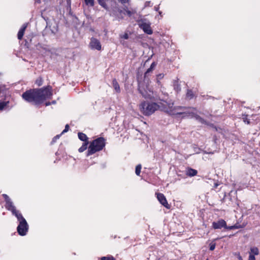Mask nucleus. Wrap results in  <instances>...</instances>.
<instances>
[{
    "label": "nucleus",
    "mask_w": 260,
    "mask_h": 260,
    "mask_svg": "<svg viewBox=\"0 0 260 260\" xmlns=\"http://www.w3.org/2000/svg\"><path fill=\"white\" fill-rule=\"evenodd\" d=\"M36 83L38 84L39 86H41L42 84V81L41 79L37 80L36 81Z\"/></svg>",
    "instance_id": "obj_34"
},
{
    "label": "nucleus",
    "mask_w": 260,
    "mask_h": 260,
    "mask_svg": "<svg viewBox=\"0 0 260 260\" xmlns=\"http://www.w3.org/2000/svg\"><path fill=\"white\" fill-rule=\"evenodd\" d=\"M78 138L79 139L82 141H84V142H88V137H87V136L82 133H79L78 134Z\"/></svg>",
    "instance_id": "obj_15"
},
{
    "label": "nucleus",
    "mask_w": 260,
    "mask_h": 260,
    "mask_svg": "<svg viewBox=\"0 0 260 260\" xmlns=\"http://www.w3.org/2000/svg\"><path fill=\"white\" fill-rule=\"evenodd\" d=\"M119 12L120 13H123V11L122 10H120ZM123 14H125V12H123Z\"/></svg>",
    "instance_id": "obj_40"
},
{
    "label": "nucleus",
    "mask_w": 260,
    "mask_h": 260,
    "mask_svg": "<svg viewBox=\"0 0 260 260\" xmlns=\"http://www.w3.org/2000/svg\"><path fill=\"white\" fill-rule=\"evenodd\" d=\"M184 107H174L173 103L165 102L164 107L162 109V111L167 112L170 115H184V116H191L194 117L201 123L204 122V120L192 111L194 110L193 109H189L187 112L184 111Z\"/></svg>",
    "instance_id": "obj_2"
},
{
    "label": "nucleus",
    "mask_w": 260,
    "mask_h": 260,
    "mask_svg": "<svg viewBox=\"0 0 260 260\" xmlns=\"http://www.w3.org/2000/svg\"><path fill=\"white\" fill-rule=\"evenodd\" d=\"M159 8V6H155V7H154V10H155L156 11H158V13H159V15H161V13H162V12H161V11H158Z\"/></svg>",
    "instance_id": "obj_32"
},
{
    "label": "nucleus",
    "mask_w": 260,
    "mask_h": 260,
    "mask_svg": "<svg viewBox=\"0 0 260 260\" xmlns=\"http://www.w3.org/2000/svg\"><path fill=\"white\" fill-rule=\"evenodd\" d=\"M105 146V142L103 138L100 137L94 140L91 142L88 147L87 155L89 156L101 151Z\"/></svg>",
    "instance_id": "obj_4"
},
{
    "label": "nucleus",
    "mask_w": 260,
    "mask_h": 260,
    "mask_svg": "<svg viewBox=\"0 0 260 260\" xmlns=\"http://www.w3.org/2000/svg\"><path fill=\"white\" fill-rule=\"evenodd\" d=\"M156 195H157V198L158 200L159 201V202H160V203L161 205H162L164 206H165L166 208H167V209H170V206L168 204V202H167L165 196L162 193H156Z\"/></svg>",
    "instance_id": "obj_10"
},
{
    "label": "nucleus",
    "mask_w": 260,
    "mask_h": 260,
    "mask_svg": "<svg viewBox=\"0 0 260 260\" xmlns=\"http://www.w3.org/2000/svg\"><path fill=\"white\" fill-rule=\"evenodd\" d=\"M27 27V24H24L20 29L19 30L18 33V39L21 40L25 31L26 28Z\"/></svg>",
    "instance_id": "obj_12"
},
{
    "label": "nucleus",
    "mask_w": 260,
    "mask_h": 260,
    "mask_svg": "<svg viewBox=\"0 0 260 260\" xmlns=\"http://www.w3.org/2000/svg\"><path fill=\"white\" fill-rule=\"evenodd\" d=\"M51 87L36 89L25 91L22 94L23 99L29 103L38 105L43 103L46 99L52 96Z\"/></svg>",
    "instance_id": "obj_1"
},
{
    "label": "nucleus",
    "mask_w": 260,
    "mask_h": 260,
    "mask_svg": "<svg viewBox=\"0 0 260 260\" xmlns=\"http://www.w3.org/2000/svg\"><path fill=\"white\" fill-rule=\"evenodd\" d=\"M5 198L6 201L7 207L9 210H11L13 214L15 216L17 214H20V213L18 211L16 210L15 207L13 205L12 202L9 199L8 196L7 194H4Z\"/></svg>",
    "instance_id": "obj_9"
},
{
    "label": "nucleus",
    "mask_w": 260,
    "mask_h": 260,
    "mask_svg": "<svg viewBox=\"0 0 260 260\" xmlns=\"http://www.w3.org/2000/svg\"><path fill=\"white\" fill-rule=\"evenodd\" d=\"M163 76H163L162 75H161V74H159V75H158L157 76V77H158V78L159 79H161V78L163 77Z\"/></svg>",
    "instance_id": "obj_39"
},
{
    "label": "nucleus",
    "mask_w": 260,
    "mask_h": 260,
    "mask_svg": "<svg viewBox=\"0 0 260 260\" xmlns=\"http://www.w3.org/2000/svg\"><path fill=\"white\" fill-rule=\"evenodd\" d=\"M60 135L56 136L53 139L52 141L54 142L57 139H59Z\"/></svg>",
    "instance_id": "obj_36"
},
{
    "label": "nucleus",
    "mask_w": 260,
    "mask_h": 260,
    "mask_svg": "<svg viewBox=\"0 0 260 260\" xmlns=\"http://www.w3.org/2000/svg\"><path fill=\"white\" fill-rule=\"evenodd\" d=\"M206 260H209L208 259H207Z\"/></svg>",
    "instance_id": "obj_43"
},
{
    "label": "nucleus",
    "mask_w": 260,
    "mask_h": 260,
    "mask_svg": "<svg viewBox=\"0 0 260 260\" xmlns=\"http://www.w3.org/2000/svg\"><path fill=\"white\" fill-rule=\"evenodd\" d=\"M7 104L5 102H1L0 103V110H2L4 109V107L6 106Z\"/></svg>",
    "instance_id": "obj_24"
},
{
    "label": "nucleus",
    "mask_w": 260,
    "mask_h": 260,
    "mask_svg": "<svg viewBox=\"0 0 260 260\" xmlns=\"http://www.w3.org/2000/svg\"><path fill=\"white\" fill-rule=\"evenodd\" d=\"M225 226L226 222L222 219H220L217 222H213L212 223V226L214 229H220L222 228H224Z\"/></svg>",
    "instance_id": "obj_11"
},
{
    "label": "nucleus",
    "mask_w": 260,
    "mask_h": 260,
    "mask_svg": "<svg viewBox=\"0 0 260 260\" xmlns=\"http://www.w3.org/2000/svg\"><path fill=\"white\" fill-rule=\"evenodd\" d=\"M37 2H38V3H40V0H38Z\"/></svg>",
    "instance_id": "obj_42"
},
{
    "label": "nucleus",
    "mask_w": 260,
    "mask_h": 260,
    "mask_svg": "<svg viewBox=\"0 0 260 260\" xmlns=\"http://www.w3.org/2000/svg\"><path fill=\"white\" fill-rule=\"evenodd\" d=\"M141 168L142 167H141V165H138L136 166L135 172H136V174L137 175H138V176L140 175V174L141 173Z\"/></svg>",
    "instance_id": "obj_19"
},
{
    "label": "nucleus",
    "mask_w": 260,
    "mask_h": 260,
    "mask_svg": "<svg viewBox=\"0 0 260 260\" xmlns=\"http://www.w3.org/2000/svg\"><path fill=\"white\" fill-rule=\"evenodd\" d=\"M99 4L103 8L107 9V6L105 3V0H98Z\"/></svg>",
    "instance_id": "obj_18"
},
{
    "label": "nucleus",
    "mask_w": 260,
    "mask_h": 260,
    "mask_svg": "<svg viewBox=\"0 0 260 260\" xmlns=\"http://www.w3.org/2000/svg\"><path fill=\"white\" fill-rule=\"evenodd\" d=\"M139 90L145 99H148L153 100H157V98L155 96L154 93L151 88L148 85L145 84H140L139 86Z\"/></svg>",
    "instance_id": "obj_5"
},
{
    "label": "nucleus",
    "mask_w": 260,
    "mask_h": 260,
    "mask_svg": "<svg viewBox=\"0 0 260 260\" xmlns=\"http://www.w3.org/2000/svg\"><path fill=\"white\" fill-rule=\"evenodd\" d=\"M259 254L258 249L257 247H251L250 248V252L249 254H253L254 256L255 255H258Z\"/></svg>",
    "instance_id": "obj_17"
},
{
    "label": "nucleus",
    "mask_w": 260,
    "mask_h": 260,
    "mask_svg": "<svg viewBox=\"0 0 260 260\" xmlns=\"http://www.w3.org/2000/svg\"><path fill=\"white\" fill-rule=\"evenodd\" d=\"M153 69H151V68L150 67L147 70V71L146 72L145 74V77H146L147 74H149V73L151 72L152 71H153Z\"/></svg>",
    "instance_id": "obj_27"
},
{
    "label": "nucleus",
    "mask_w": 260,
    "mask_h": 260,
    "mask_svg": "<svg viewBox=\"0 0 260 260\" xmlns=\"http://www.w3.org/2000/svg\"><path fill=\"white\" fill-rule=\"evenodd\" d=\"M50 105V103H46V106H48Z\"/></svg>",
    "instance_id": "obj_41"
},
{
    "label": "nucleus",
    "mask_w": 260,
    "mask_h": 260,
    "mask_svg": "<svg viewBox=\"0 0 260 260\" xmlns=\"http://www.w3.org/2000/svg\"><path fill=\"white\" fill-rule=\"evenodd\" d=\"M69 126L68 124H67L65 126L64 129L62 132L61 134H62L64 133L67 132L69 131Z\"/></svg>",
    "instance_id": "obj_26"
},
{
    "label": "nucleus",
    "mask_w": 260,
    "mask_h": 260,
    "mask_svg": "<svg viewBox=\"0 0 260 260\" xmlns=\"http://www.w3.org/2000/svg\"><path fill=\"white\" fill-rule=\"evenodd\" d=\"M138 25L139 27L143 30V31L148 34L151 35L153 31L150 27L151 23L145 18H142L138 21Z\"/></svg>",
    "instance_id": "obj_7"
},
{
    "label": "nucleus",
    "mask_w": 260,
    "mask_h": 260,
    "mask_svg": "<svg viewBox=\"0 0 260 260\" xmlns=\"http://www.w3.org/2000/svg\"><path fill=\"white\" fill-rule=\"evenodd\" d=\"M118 2L121 3L122 4L124 5L126 3H128L129 1L128 0H118Z\"/></svg>",
    "instance_id": "obj_29"
},
{
    "label": "nucleus",
    "mask_w": 260,
    "mask_h": 260,
    "mask_svg": "<svg viewBox=\"0 0 260 260\" xmlns=\"http://www.w3.org/2000/svg\"><path fill=\"white\" fill-rule=\"evenodd\" d=\"M234 226L233 225L232 226H228L226 225L225 226H224V228L227 230H233L234 229Z\"/></svg>",
    "instance_id": "obj_31"
},
{
    "label": "nucleus",
    "mask_w": 260,
    "mask_h": 260,
    "mask_svg": "<svg viewBox=\"0 0 260 260\" xmlns=\"http://www.w3.org/2000/svg\"><path fill=\"white\" fill-rule=\"evenodd\" d=\"M122 38H123L124 39H127L128 38V35L127 34H125L124 35H123Z\"/></svg>",
    "instance_id": "obj_35"
},
{
    "label": "nucleus",
    "mask_w": 260,
    "mask_h": 260,
    "mask_svg": "<svg viewBox=\"0 0 260 260\" xmlns=\"http://www.w3.org/2000/svg\"><path fill=\"white\" fill-rule=\"evenodd\" d=\"M101 260H115V258L112 256H104L101 258Z\"/></svg>",
    "instance_id": "obj_22"
},
{
    "label": "nucleus",
    "mask_w": 260,
    "mask_h": 260,
    "mask_svg": "<svg viewBox=\"0 0 260 260\" xmlns=\"http://www.w3.org/2000/svg\"><path fill=\"white\" fill-rule=\"evenodd\" d=\"M16 216L19 221V224L17 227L18 233L21 236H24L28 231V224L21 214H17Z\"/></svg>",
    "instance_id": "obj_6"
},
{
    "label": "nucleus",
    "mask_w": 260,
    "mask_h": 260,
    "mask_svg": "<svg viewBox=\"0 0 260 260\" xmlns=\"http://www.w3.org/2000/svg\"><path fill=\"white\" fill-rule=\"evenodd\" d=\"M112 84H113V86L115 90L116 91V92H118V93L120 92V86L119 85L118 83L116 80V79H114L113 80Z\"/></svg>",
    "instance_id": "obj_13"
},
{
    "label": "nucleus",
    "mask_w": 260,
    "mask_h": 260,
    "mask_svg": "<svg viewBox=\"0 0 260 260\" xmlns=\"http://www.w3.org/2000/svg\"><path fill=\"white\" fill-rule=\"evenodd\" d=\"M150 3L151 2L148 1V2H146L145 4V7H147V6H150Z\"/></svg>",
    "instance_id": "obj_37"
},
{
    "label": "nucleus",
    "mask_w": 260,
    "mask_h": 260,
    "mask_svg": "<svg viewBox=\"0 0 260 260\" xmlns=\"http://www.w3.org/2000/svg\"><path fill=\"white\" fill-rule=\"evenodd\" d=\"M186 96L189 99H191L193 98V93L191 90H188L186 93Z\"/></svg>",
    "instance_id": "obj_23"
},
{
    "label": "nucleus",
    "mask_w": 260,
    "mask_h": 260,
    "mask_svg": "<svg viewBox=\"0 0 260 260\" xmlns=\"http://www.w3.org/2000/svg\"><path fill=\"white\" fill-rule=\"evenodd\" d=\"M89 47L92 50L100 51L102 49V45L99 40L94 38H91L89 43Z\"/></svg>",
    "instance_id": "obj_8"
},
{
    "label": "nucleus",
    "mask_w": 260,
    "mask_h": 260,
    "mask_svg": "<svg viewBox=\"0 0 260 260\" xmlns=\"http://www.w3.org/2000/svg\"><path fill=\"white\" fill-rule=\"evenodd\" d=\"M88 144V142H84L81 147H80L78 149L79 152H82L84 151L87 148V145Z\"/></svg>",
    "instance_id": "obj_16"
},
{
    "label": "nucleus",
    "mask_w": 260,
    "mask_h": 260,
    "mask_svg": "<svg viewBox=\"0 0 260 260\" xmlns=\"http://www.w3.org/2000/svg\"><path fill=\"white\" fill-rule=\"evenodd\" d=\"M156 65V63L155 62H153L151 63L150 67L151 68V69H154V68L155 67Z\"/></svg>",
    "instance_id": "obj_33"
},
{
    "label": "nucleus",
    "mask_w": 260,
    "mask_h": 260,
    "mask_svg": "<svg viewBox=\"0 0 260 260\" xmlns=\"http://www.w3.org/2000/svg\"><path fill=\"white\" fill-rule=\"evenodd\" d=\"M235 255L237 256V258L239 260H243L242 256L240 255L239 253H235L234 254Z\"/></svg>",
    "instance_id": "obj_28"
},
{
    "label": "nucleus",
    "mask_w": 260,
    "mask_h": 260,
    "mask_svg": "<svg viewBox=\"0 0 260 260\" xmlns=\"http://www.w3.org/2000/svg\"><path fill=\"white\" fill-rule=\"evenodd\" d=\"M165 102L157 104L156 103L144 101L139 105V109L142 113L145 116H149L152 114L157 110L162 111L164 107Z\"/></svg>",
    "instance_id": "obj_3"
},
{
    "label": "nucleus",
    "mask_w": 260,
    "mask_h": 260,
    "mask_svg": "<svg viewBox=\"0 0 260 260\" xmlns=\"http://www.w3.org/2000/svg\"><path fill=\"white\" fill-rule=\"evenodd\" d=\"M86 5H89L90 6H93L94 0H84Z\"/></svg>",
    "instance_id": "obj_20"
},
{
    "label": "nucleus",
    "mask_w": 260,
    "mask_h": 260,
    "mask_svg": "<svg viewBox=\"0 0 260 260\" xmlns=\"http://www.w3.org/2000/svg\"><path fill=\"white\" fill-rule=\"evenodd\" d=\"M124 11H125V13L128 16H131L132 14L134 13L133 11H131L130 10H128L127 9V8H124Z\"/></svg>",
    "instance_id": "obj_21"
},
{
    "label": "nucleus",
    "mask_w": 260,
    "mask_h": 260,
    "mask_svg": "<svg viewBox=\"0 0 260 260\" xmlns=\"http://www.w3.org/2000/svg\"><path fill=\"white\" fill-rule=\"evenodd\" d=\"M233 226H234V229H237L240 228L239 226H238L237 225H234Z\"/></svg>",
    "instance_id": "obj_38"
},
{
    "label": "nucleus",
    "mask_w": 260,
    "mask_h": 260,
    "mask_svg": "<svg viewBox=\"0 0 260 260\" xmlns=\"http://www.w3.org/2000/svg\"><path fill=\"white\" fill-rule=\"evenodd\" d=\"M215 243H211L210 244V250H213L215 248Z\"/></svg>",
    "instance_id": "obj_25"
},
{
    "label": "nucleus",
    "mask_w": 260,
    "mask_h": 260,
    "mask_svg": "<svg viewBox=\"0 0 260 260\" xmlns=\"http://www.w3.org/2000/svg\"><path fill=\"white\" fill-rule=\"evenodd\" d=\"M248 260H255L254 256L253 254H249Z\"/></svg>",
    "instance_id": "obj_30"
},
{
    "label": "nucleus",
    "mask_w": 260,
    "mask_h": 260,
    "mask_svg": "<svg viewBox=\"0 0 260 260\" xmlns=\"http://www.w3.org/2000/svg\"><path fill=\"white\" fill-rule=\"evenodd\" d=\"M197 173H198V172L197 170L190 168L187 170L186 174L188 176L192 177V176H196L197 174Z\"/></svg>",
    "instance_id": "obj_14"
}]
</instances>
